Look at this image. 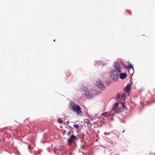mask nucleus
Here are the masks:
<instances>
[{
	"mask_svg": "<svg viewBox=\"0 0 155 155\" xmlns=\"http://www.w3.org/2000/svg\"><path fill=\"white\" fill-rule=\"evenodd\" d=\"M72 110L74 111L77 115L82 114L83 113L81 110V107L78 105L74 104L72 105Z\"/></svg>",
	"mask_w": 155,
	"mask_h": 155,
	"instance_id": "f257e3e1",
	"label": "nucleus"
},
{
	"mask_svg": "<svg viewBox=\"0 0 155 155\" xmlns=\"http://www.w3.org/2000/svg\"><path fill=\"white\" fill-rule=\"evenodd\" d=\"M119 74L116 72V71H114L113 73L110 76L112 79L114 81H117L119 77Z\"/></svg>",
	"mask_w": 155,
	"mask_h": 155,
	"instance_id": "f03ea898",
	"label": "nucleus"
},
{
	"mask_svg": "<svg viewBox=\"0 0 155 155\" xmlns=\"http://www.w3.org/2000/svg\"><path fill=\"white\" fill-rule=\"evenodd\" d=\"M114 68L115 70L114 71H116V72L120 73L122 71V68L120 66L119 64L118 63H115L114 64Z\"/></svg>",
	"mask_w": 155,
	"mask_h": 155,
	"instance_id": "7ed1b4c3",
	"label": "nucleus"
},
{
	"mask_svg": "<svg viewBox=\"0 0 155 155\" xmlns=\"http://www.w3.org/2000/svg\"><path fill=\"white\" fill-rule=\"evenodd\" d=\"M96 84L101 90H104L105 88L104 84L101 81L97 82Z\"/></svg>",
	"mask_w": 155,
	"mask_h": 155,
	"instance_id": "20e7f679",
	"label": "nucleus"
},
{
	"mask_svg": "<svg viewBox=\"0 0 155 155\" xmlns=\"http://www.w3.org/2000/svg\"><path fill=\"white\" fill-rule=\"evenodd\" d=\"M76 137L74 135H71L70 137L68 139V143L69 144H71L73 140H76Z\"/></svg>",
	"mask_w": 155,
	"mask_h": 155,
	"instance_id": "39448f33",
	"label": "nucleus"
},
{
	"mask_svg": "<svg viewBox=\"0 0 155 155\" xmlns=\"http://www.w3.org/2000/svg\"><path fill=\"white\" fill-rule=\"evenodd\" d=\"M86 97L87 98H90L93 96L91 91L87 92L85 94Z\"/></svg>",
	"mask_w": 155,
	"mask_h": 155,
	"instance_id": "423d86ee",
	"label": "nucleus"
},
{
	"mask_svg": "<svg viewBox=\"0 0 155 155\" xmlns=\"http://www.w3.org/2000/svg\"><path fill=\"white\" fill-rule=\"evenodd\" d=\"M127 76V74L126 73H121L119 75V77L121 79H124Z\"/></svg>",
	"mask_w": 155,
	"mask_h": 155,
	"instance_id": "0eeeda50",
	"label": "nucleus"
},
{
	"mask_svg": "<svg viewBox=\"0 0 155 155\" xmlns=\"http://www.w3.org/2000/svg\"><path fill=\"white\" fill-rule=\"evenodd\" d=\"M131 87V85L130 84H128L125 87L124 89L125 91L128 92L130 91Z\"/></svg>",
	"mask_w": 155,
	"mask_h": 155,
	"instance_id": "6e6552de",
	"label": "nucleus"
},
{
	"mask_svg": "<svg viewBox=\"0 0 155 155\" xmlns=\"http://www.w3.org/2000/svg\"><path fill=\"white\" fill-rule=\"evenodd\" d=\"M118 106V103L117 102L115 103L114 104L113 106V110H114Z\"/></svg>",
	"mask_w": 155,
	"mask_h": 155,
	"instance_id": "1a4fd4ad",
	"label": "nucleus"
},
{
	"mask_svg": "<svg viewBox=\"0 0 155 155\" xmlns=\"http://www.w3.org/2000/svg\"><path fill=\"white\" fill-rule=\"evenodd\" d=\"M81 89L84 91H87V87L84 86L82 87Z\"/></svg>",
	"mask_w": 155,
	"mask_h": 155,
	"instance_id": "9d476101",
	"label": "nucleus"
},
{
	"mask_svg": "<svg viewBox=\"0 0 155 155\" xmlns=\"http://www.w3.org/2000/svg\"><path fill=\"white\" fill-rule=\"evenodd\" d=\"M122 107L124 109H126V107L125 106V102H122L121 103Z\"/></svg>",
	"mask_w": 155,
	"mask_h": 155,
	"instance_id": "9b49d317",
	"label": "nucleus"
},
{
	"mask_svg": "<svg viewBox=\"0 0 155 155\" xmlns=\"http://www.w3.org/2000/svg\"><path fill=\"white\" fill-rule=\"evenodd\" d=\"M84 123H89L90 124L91 123L90 122V121L88 119H85L84 120Z\"/></svg>",
	"mask_w": 155,
	"mask_h": 155,
	"instance_id": "f8f14e48",
	"label": "nucleus"
},
{
	"mask_svg": "<svg viewBox=\"0 0 155 155\" xmlns=\"http://www.w3.org/2000/svg\"><path fill=\"white\" fill-rule=\"evenodd\" d=\"M74 127L76 129H78L79 127V125L78 124H75L73 125Z\"/></svg>",
	"mask_w": 155,
	"mask_h": 155,
	"instance_id": "ddd939ff",
	"label": "nucleus"
},
{
	"mask_svg": "<svg viewBox=\"0 0 155 155\" xmlns=\"http://www.w3.org/2000/svg\"><path fill=\"white\" fill-rule=\"evenodd\" d=\"M58 121L60 123H62L63 122V120L61 118H59L58 119Z\"/></svg>",
	"mask_w": 155,
	"mask_h": 155,
	"instance_id": "4468645a",
	"label": "nucleus"
},
{
	"mask_svg": "<svg viewBox=\"0 0 155 155\" xmlns=\"http://www.w3.org/2000/svg\"><path fill=\"white\" fill-rule=\"evenodd\" d=\"M128 68L129 69H130L131 68H132L133 70H134V68L133 66L131 65V64H129V66L128 67Z\"/></svg>",
	"mask_w": 155,
	"mask_h": 155,
	"instance_id": "2eb2a0df",
	"label": "nucleus"
},
{
	"mask_svg": "<svg viewBox=\"0 0 155 155\" xmlns=\"http://www.w3.org/2000/svg\"><path fill=\"white\" fill-rule=\"evenodd\" d=\"M117 97L119 98L120 97V94L119 93H118L117 94Z\"/></svg>",
	"mask_w": 155,
	"mask_h": 155,
	"instance_id": "dca6fc26",
	"label": "nucleus"
},
{
	"mask_svg": "<svg viewBox=\"0 0 155 155\" xmlns=\"http://www.w3.org/2000/svg\"><path fill=\"white\" fill-rule=\"evenodd\" d=\"M107 114V112H105L104 113H103L102 114V115L104 116H106V114Z\"/></svg>",
	"mask_w": 155,
	"mask_h": 155,
	"instance_id": "f3484780",
	"label": "nucleus"
},
{
	"mask_svg": "<svg viewBox=\"0 0 155 155\" xmlns=\"http://www.w3.org/2000/svg\"><path fill=\"white\" fill-rule=\"evenodd\" d=\"M71 132L70 131H69V132H68V133H67L68 135V136L70 135L71 134Z\"/></svg>",
	"mask_w": 155,
	"mask_h": 155,
	"instance_id": "a211bd4d",
	"label": "nucleus"
},
{
	"mask_svg": "<svg viewBox=\"0 0 155 155\" xmlns=\"http://www.w3.org/2000/svg\"><path fill=\"white\" fill-rule=\"evenodd\" d=\"M66 130H64L63 134V135H64L66 134Z\"/></svg>",
	"mask_w": 155,
	"mask_h": 155,
	"instance_id": "6ab92c4d",
	"label": "nucleus"
},
{
	"mask_svg": "<svg viewBox=\"0 0 155 155\" xmlns=\"http://www.w3.org/2000/svg\"><path fill=\"white\" fill-rule=\"evenodd\" d=\"M28 148L29 149H31V145H28Z\"/></svg>",
	"mask_w": 155,
	"mask_h": 155,
	"instance_id": "aec40b11",
	"label": "nucleus"
},
{
	"mask_svg": "<svg viewBox=\"0 0 155 155\" xmlns=\"http://www.w3.org/2000/svg\"><path fill=\"white\" fill-rule=\"evenodd\" d=\"M69 122H70L69 121H68L67 122V124H68L69 123Z\"/></svg>",
	"mask_w": 155,
	"mask_h": 155,
	"instance_id": "412c9836",
	"label": "nucleus"
},
{
	"mask_svg": "<svg viewBox=\"0 0 155 155\" xmlns=\"http://www.w3.org/2000/svg\"><path fill=\"white\" fill-rule=\"evenodd\" d=\"M125 96V94H123L122 96V97H124V96Z\"/></svg>",
	"mask_w": 155,
	"mask_h": 155,
	"instance_id": "4be33fe9",
	"label": "nucleus"
},
{
	"mask_svg": "<svg viewBox=\"0 0 155 155\" xmlns=\"http://www.w3.org/2000/svg\"><path fill=\"white\" fill-rule=\"evenodd\" d=\"M55 39L54 40V41H54V42H55Z\"/></svg>",
	"mask_w": 155,
	"mask_h": 155,
	"instance_id": "5701e85b",
	"label": "nucleus"
},
{
	"mask_svg": "<svg viewBox=\"0 0 155 155\" xmlns=\"http://www.w3.org/2000/svg\"><path fill=\"white\" fill-rule=\"evenodd\" d=\"M153 155H155V153Z\"/></svg>",
	"mask_w": 155,
	"mask_h": 155,
	"instance_id": "b1692460",
	"label": "nucleus"
}]
</instances>
